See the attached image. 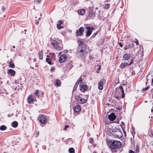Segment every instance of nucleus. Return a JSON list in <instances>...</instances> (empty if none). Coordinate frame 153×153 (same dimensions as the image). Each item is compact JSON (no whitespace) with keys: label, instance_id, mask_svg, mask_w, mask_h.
Listing matches in <instances>:
<instances>
[{"label":"nucleus","instance_id":"393cba45","mask_svg":"<svg viewBox=\"0 0 153 153\" xmlns=\"http://www.w3.org/2000/svg\"><path fill=\"white\" fill-rule=\"evenodd\" d=\"M68 151L70 153H75V150L72 147L68 149Z\"/></svg>","mask_w":153,"mask_h":153},{"label":"nucleus","instance_id":"f704fd0d","mask_svg":"<svg viewBox=\"0 0 153 153\" xmlns=\"http://www.w3.org/2000/svg\"><path fill=\"white\" fill-rule=\"evenodd\" d=\"M56 26L58 29H60L63 28L62 26H61V25H58V24L56 25Z\"/></svg>","mask_w":153,"mask_h":153},{"label":"nucleus","instance_id":"680f3d73","mask_svg":"<svg viewBox=\"0 0 153 153\" xmlns=\"http://www.w3.org/2000/svg\"><path fill=\"white\" fill-rule=\"evenodd\" d=\"M39 23V21L37 20L36 21V25H38Z\"/></svg>","mask_w":153,"mask_h":153},{"label":"nucleus","instance_id":"9d476101","mask_svg":"<svg viewBox=\"0 0 153 153\" xmlns=\"http://www.w3.org/2000/svg\"><path fill=\"white\" fill-rule=\"evenodd\" d=\"M105 82V79H103L98 83V88L100 90H102L103 88V85Z\"/></svg>","mask_w":153,"mask_h":153},{"label":"nucleus","instance_id":"4d7b16f0","mask_svg":"<svg viewBox=\"0 0 153 153\" xmlns=\"http://www.w3.org/2000/svg\"><path fill=\"white\" fill-rule=\"evenodd\" d=\"M89 58L90 59H94L93 57L91 56H89Z\"/></svg>","mask_w":153,"mask_h":153},{"label":"nucleus","instance_id":"c756f323","mask_svg":"<svg viewBox=\"0 0 153 153\" xmlns=\"http://www.w3.org/2000/svg\"><path fill=\"white\" fill-rule=\"evenodd\" d=\"M82 81V79L81 77H80L79 78L76 82V84H79V83L80 82H81Z\"/></svg>","mask_w":153,"mask_h":153},{"label":"nucleus","instance_id":"b1692460","mask_svg":"<svg viewBox=\"0 0 153 153\" xmlns=\"http://www.w3.org/2000/svg\"><path fill=\"white\" fill-rule=\"evenodd\" d=\"M7 128V127L4 125H2L0 127V130L1 131H4Z\"/></svg>","mask_w":153,"mask_h":153},{"label":"nucleus","instance_id":"4468645a","mask_svg":"<svg viewBox=\"0 0 153 153\" xmlns=\"http://www.w3.org/2000/svg\"><path fill=\"white\" fill-rule=\"evenodd\" d=\"M116 116L113 113H111V114L108 115V118L111 121H114L116 118Z\"/></svg>","mask_w":153,"mask_h":153},{"label":"nucleus","instance_id":"49530a36","mask_svg":"<svg viewBox=\"0 0 153 153\" xmlns=\"http://www.w3.org/2000/svg\"><path fill=\"white\" fill-rule=\"evenodd\" d=\"M122 125L124 126L125 125H120V126L121 127V128L123 129V132H124V134H126V131H125L124 130H123V126H122Z\"/></svg>","mask_w":153,"mask_h":153},{"label":"nucleus","instance_id":"69168bd1","mask_svg":"<svg viewBox=\"0 0 153 153\" xmlns=\"http://www.w3.org/2000/svg\"><path fill=\"white\" fill-rule=\"evenodd\" d=\"M41 19V18H39V19H38V20H40Z\"/></svg>","mask_w":153,"mask_h":153},{"label":"nucleus","instance_id":"c85d7f7f","mask_svg":"<svg viewBox=\"0 0 153 153\" xmlns=\"http://www.w3.org/2000/svg\"><path fill=\"white\" fill-rule=\"evenodd\" d=\"M110 4H107L104 6L103 7L105 9H108L109 8Z\"/></svg>","mask_w":153,"mask_h":153},{"label":"nucleus","instance_id":"412c9836","mask_svg":"<svg viewBox=\"0 0 153 153\" xmlns=\"http://www.w3.org/2000/svg\"><path fill=\"white\" fill-rule=\"evenodd\" d=\"M13 62L12 61V59H10V61L8 62L9 67L10 68H13L15 67V65L14 63H12Z\"/></svg>","mask_w":153,"mask_h":153},{"label":"nucleus","instance_id":"6e6552de","mask_svg":"<svg viewBox=\"0 0 153 153\" xmlns=\"http://www.w3.org/2000/svg\"><path fill=\"white\" fill-rule=\"evenodd\" d=\"M88 11L89 16L91 18H92L94 17L95 14L93 7H89Z\"/></svg>","mask_w":153,"mask_h":153},{"label":"nucleus","instance_id":"423d86ee","mask_svg":"<svg viewBox=\"0 0 153 153\" xmlns=\"http://www.w3.org/2000/svg\"><path fill=\"white\" fill-rule=\"evenodd\" d=\"M75 99L79 103L82 104L86 102V100L85 99L80 97L79 96H76L75 97Z\"/></svg>","mask_w":153,"mask_h":153},{"label":"nucleus","instance_id":"e2e57ef3","mask_svg":"<svg viewBox=\"0 0 153 153\" xmlns=\"http://www.w3.org/2000/svg\"><path fill=\"white\" fill-rule=\"evenodd\" d=\"M128 49V48L127 47V46H126V47H125L124 48V50H126V49Z\"/></svg>","mask_w":153,"mask_h":153},{"label":"nucleus","instance_id":"f3484780","mask_svg":"<svg viewBox=\"0 0 153 153\" xmlns=\"http://www.w3.org/2000/svg\"><path fill=\"white\" fill-rule=\"evenodd\" d=\"M27 102L29 103H31L33 101V98L32 95L30 96L27 98Z\"/></svg>","mask_w":153,"mask_h":153},{"label":"nucleus","instance_id":"cd10ccee","mask_svg":"<svg viewBox=\"0 0 153 153\" xmlns=\"http://www.w3.org/2000/svg\"><path fill=\"white\" fill-rule=\"evenodd\" d=\"M51 59L49 58H46V61L49 64L51 65L52 64L51 63Z\"/></svg>","mask_w":153,"mask_h":153},{"label":"nucleus","instance_id":"f8f14e48","mask_svg":"<svg viewBox=\"0 0 153 153\" xmlns=\"http://www.w3.org/2000/svg\"><path fill=\"white\" fill-rule=\"evenodd\" d=\"M132 62L133 59H132L131 60V62L128 64L126 62L122 63L120 65V68L122 69L126 66L127 65L130 66L132 64Z\"/></svg>","mask_w":153,"mask_h":153},{"label":"nucleus","instance_id":"13d9d810","mask_svg":"<svg viewBox=\"0 0 153 153\" xmlns=\"http://www.w3.org/2000/svg\"><path fill=\"white\" fill-rule=\"evenodd\" d=\"M39 131H36V134L37 135H36V137H37V136H38V135H39Z\"/></svg>","mask_w":153,"mask_h":153},{"label":"nucleus","instance_id":"9b49d317","mask_svg":"<svg viewBox=\"0 0 153 153\" xmlns=\"http://www.w3.org/2000/svg\"><path fill=\"white\" fill-rule=\"evenodd\" d=\"M80 90L82 92H85L87 89V85L83 84H81L80 85Z\"/></svg>","mask_w":153,"mask_h":153},{"label":"nucleus","instance_id":"dca6fc26","mask_svg":"<svg viewBox=\"0 0 153 153\" xmlns=\"http://www.w3.org/2000/svg\"><path fill=\"white\" fill-rule=\"evenodd\" d=\"M131 57V55L129 54H125L123 56V58L124 60H127L129 59Z\"/></svg>","mask_w":153,"mask_h":153},{"label":"nucleus","instance_id":"864d4df0","mask_svg":"<svg viewBox=\"0 0 153 153\" xmlns=\"http://www.w3.org/2000/svg\"><path fill=\"white\" fill-rule=\"evenodd\" d=\"M122 98H123L124 97H125V95H124V92H122Z\"/></svg>","mask_w":153,"mask_h":153},{"label":"nucleus","instance_id":"2f4dec72","mask_svg":"<svg viewBox=\"0 0 153 153\" xmlns=\"http://www.w3.org/2000/svg\"><path fill=\"white\" fill-rule=\"evenodd\" d=\"M78 85V84H76V83H75V84L74 85V86L73 88V91H76V90Z\"/></svg>","mask_w":153,"mask_h":153},{"label":"nucleus","instance_id":"39448f33","mask_svg":"<svg viewBox=\"0 0 153 153\" xmlns=\"http://www.w3.org/2000/svg\"><path fill=\"white\" fill-rule=\"evenodd\" d=\"M38 119L41 123L45 124L47 122V117L45 115L40 114L38 118Z\"/></svg>","mask_w":153,"mask_h":153},{"label":"nucleus","instance_id":"f257e3e1","mask_svg":"<svg viewBox=\"0 0 153 153\" xmlns=\"http://www.w3.org/2000/svg\"><path fill=\"white\" fill-rule=\"evenodd\" d=\"M105 130L109 136H113L116 138H120L123 136L122 131L118 126L108 125L105 126Z\"/></svg>","mask_w":153,"mask_h":153},{"label":"nucleus","instance_id":"7c9ffc66","mask_svg":"<svg viewBox=\"0 0 153 153\" xmlns=\"http://www.w3.org/2000/svg\"><path fill=\"white\" fill-rule=\"evenodd\" d=\"M34 94L37 97H38L39 96V90H36L35 92H34Z\"/></svg>","mask_w":153,"mask_h":153},{"label":"nucleus","instance_id":"79ce46f5","mask_svg":"<svg viewBox=\"0 0 153 153\" xmlns=\"http://www.w3.org/2000/svg\"><path fill=\"white\" fill-rule=\"evenodd\" d=\"M11 124H18V122L16 121H14Z\"/></svg>","mask_w":153,"mask_h":153},{"label":"nucleus","instance_id":"bf43d9fd","mask_svg":"<svg viewBox=\"0 0 153 153\" xmlns=\"http://www.w3.org/2000/svg\"><path fill=\"white\" fill-rule=\"evenodd\" d=\"M119 44L120 46L121 47H122L123 46V45L122 44V43L120 42L119 43Z\"/></svg>","mask_w":153,"mask_h":153},{"label":"nucleus","instance_id":"338daca9","mask_svg":"<svg viewBox=\"0 0 153 153\" xmlns=\"http://www.w3.org/2000/svg\"><path fill=\"white\" fill-rule=\"evenodd\" d=\"M40 16H41L42 15V13H40Z\"/></svg>","mask_w":153,"mask_h":153},{"label":"nucleus","instance_id":"a19ab883","mask_svg":"<svg viewBox=\"0 0 153 153\" xmlns=\"http://www.w3.org/2000/svg\"><path fill=\"white\" fill-rule=\"evenodd\" d=\"M58 22H59V23L57 24H58V25H61V24L63 22H62V21L61 20H59L58 21Z\"/></svg>","mask_w":153,"mask_h":153},{"label":"nucleus","instance_id":"603ef678","mask_svg":"<svg viewBox=\"0 0 153 153\" xmlns=\"http://www.w3.org/2000/svg\"><path fill=\"white\" fill-rule=\"evenodd\" d=\"M83 42L82 41H80V42H79V45H81L83 44Z\"/></svg>","mask_w":153,"mask_h":153},{"label":"nucleus","instance_id":"774afa93","mask_svg":"<svg viewBox=\"0 0 153 153\" xmlns=\"http://www.w3.org/2000/svg\"><path fill=\"white\" fill-rule=\"evenodd\" d=\"M13 48H15V46H13Z\"/></svg>","mask_w":153,"mask_h":153},{"label":"nucleus","instance_id":"aec40b11","mask_svg":"<svg viewBox=\"0 0 153 153\" xmlns=\"http://www.w3.org/2000/svg\"><path fill=\"white\" fill-rule=\"evenodd\" d=\"M72 62H70L66 65V67L68 68L67 70H70L72 67L73 65H72Z\"/></svg>","mask_w":153,"mask_h":153},{"label":"nucleus","instance_id":"a211bd4d","mask_svg":"<svg viewBox=\"0 0 153 153\" xmlns=\"http://www.w3.org/2000/svg\"><path fill=\"white\" fill-rule=\"evenodd\" d=\"M7 73L8 74H10L11 75L14 76L16 72L13 70L10 69L8 70L7 71Z\"/></svg>","mask_w":153,"mask_h":153},{"label":"nucleus","instance_id":"1a4fd4ad","mask_svg":"<svg viewBox=\"0 0 153 153\" xmlns=\"http://www.w3.org/2000/svg\"><path fill=\"white\" fill-rule=\"evenodd\" d=\"M84 31V28L83 27H80L79 29L76 32V34L77 36H81L83 35V33Z\"/></svg>","mask_w":153,"mask_h":153},{"label":"nucleus","instance_id":"ddd939ff","mask_svg":"<svg viewBox=\"0 0 153 153\" xmlns=\"http://www.w3.org/2000/svg\"><path fill=\"white\" fill-rule=\"evenodd\" d=\"M67 56L65 54H63L60 56L59 60L60 63H63L65 61L66 59Z\"/></svg>","mask_w":153,"mask_h":153},{"label":"nucleus","instance_id":"20e7f679","mask_svg":"<svg viewBox=\"0 0 153 153\" xmlns=\"http://www.w3.org/2000/svg\"><path fill=\"white\" fill-rule=\"evenodd\" d=\"M51 45L53 46V48L58 51L60 50L62 48V43L58 44L55 40H53L51 42Z\"/></svg>","mask_w":153,"mask_h":153},{"label":"nucleus","instance_id":"bb28decb","mask_svg":"<svg viewBox=\"0 0 153 153\" xmlns=\"http://www.w3.org/2000/svg\"><path fill=\"white\" fill-rule=\"evenodd\" d=\"M39 58L40 59H42L43 58V52L41 51L39 53Z\"/></svg>","mask_w":153,"mask_h":153},{"label":"nucleus","instance_id":"0eeeda50","mask_svg":"<svg viewBox=\"0 0 153 153\" xmlns=\"http://www.w3.org/2000/svg\"><path fill=\"white\" fill-rule=\"evenodd\" d=\"M86 29L87 30L86 33V37H89L91 34L92 31L94 30L93 27L90 26H87L86 27Z\"/></svg>","mask_w":153,"mask_h":153},{"label":"nucleus","instance_id":"f03ea898","mask_svg":"<svg viewBox=\"0 0 153 153\" xmlns=\"http://www.w3.org/2000/svg\"><path fill=\"white\" fill-rule=\"evenodd\" d=\"M107 144L109 147L113 150L120 148L122 145L120 141L115 140H109Z\"/></svg>","mask_w":153,"mask_h":153},{"label":"nucleus","instance_id":"4be33fe9","mask_svg":"<svg viewBox=\"0 0 153 153\" xmlns=\"http://www.w3.org/2000/svg\"><path fill=\"white\" fill-rule=\"evenodd\" d=\"M78 13L79 14L83 15L85 14V10L82 9L80 10H78Z\"/></svg>","mask_w":153,"mask_h":153},{"label":"nucleus","instance_id":"052dcab7","mask_svg":"<svg viewBox=\"0 0 153 153\" xmlns=\"http://www.w3.org/2000/svg\"><path fill=\"white\" fill-rule=\"evenodd\" d=\"M153 134L152 133V131H151V134L149 135L150 137H152V134Z\"/></svg>","mask_w":153,"mask_h":153},{"label":"nucleus","instance_id":"7ed1b4c3","mask_svg":"<svg viewBox=\"0 0 153 153\" xmlns=\"http://www.w3.org/2000/svg\"><path fill=\"white\" fill-rule=\"evenodd\" d=\"M88 54V52L86 51L84 48H82L76 53V55L79 58L83 57L85 58V56Z\"/></svg>","mask_w":153,"mask_h":153},{"label":"nucleus","instance_id":"6e6d98bb","mask_svg":"<svg viewBox=\"0 0 153 153\" xmlns=\"http://www.w3.org/2000/svg\"><path fill=\"white\" fill-rule=\"evenodd\" d=\"M97 33H95L94 34H93L91 36L92 37H94L97 34Z\"/></svg>","mask_w":153,"mask_h":153},{"label":"nucleus","instance_id":"e433bc0d","mask_svg":"<svg viewBox=\"0 0 153 153\" xmlns=\"http://www.w3.org/2000/svg\"><path fill=\"white\" fill-rule=\"evenodd\" d=\"M149 86H147L146 88H143V89H142V90L143 91H146V90H147L148 89H149Z\"/></svg>","mask_w":153,"mask_h":153},{"label":"nucleus","instance_id":"c03bdc74","mask_svg":"<svg viewBox=\"0 0 153 153\" xmlns=\"http://www.w3.org/2000/svg\"><path fill=\"white\" fill-rule=\"evenodd\" d=\"M135 43L136 44V45H139V42H138V41L136 39H135Z\"/></svg>","mask_w":153,"mask_h":153},{"label":"nucleus","instance_id":"de8ad7c7","mask_svg":"<svg viewBox=\"0 0 153 153\" xmlns=\"http://www.w3.org/2000/svg\"><path fill=\"white\" fill-rule=\"evenodd\" d=\"M151 93L152 95V98L153 99V88L151 90Z\"/></svg>","mask_w":153,"mask_h":153},{"label":"nucleus","instance_id":"72a5a7b5","mask_svg":"<svg viewBox=\"0 0 153 153\" xmlns=\"http://www.w3.org/2000/svg\"><path fill=\"white\" fill-rule=\"evenodd\" d=\"M89 142L91 143H93L94 142V139L92 138H90Z\"/></svg>","mask_w":153,"mask_h":153},{"label":"nucleus","instance_id":"4c0bfd02","mask_svg":"<svg viewBox=\"0 0 153 153\" xmlns=\"http://www.w3.org/2000/svg\"><path fill=\"white\" fill-rule=\"evenodd\" d=\"M69 126L68 125H66L65 126L64 128H63V130L64 131H65L67 130V128H69Z\"/></svg>","mask_w":153,"mask_h":153},{"label":"nucleus","instance_id":"2eb2a0df","mask_svg":"<svg viewBox=\"0 0 153 153\" xmlns=\"http://www.w3.org/2000/svg\"><path fill=\"white\" fill-rule=\"evenodd\" d=\"M53 83L55 86L59 87L61 85V82L59 79H57L54 81Z\"/></svg>","mask_w":153,"mask_h":153},{"label":"nucleus","instance_id":"5701e85b","mask_svg":"<svg viewBox=\"0 0 153 153\" xmlns=\"http://www.w3.org/2000/svg\"><path fill=\"white\" fill-rule=\"evenodd\" d=\"M131 126L132 130L131 131V133L132 135V136H134V135L135 134V132L134 131V128L132 126V125H131ZM133 137H134V136H133Z\"/></svg>","mask_w":153,"mask_h":153},{"label":"nucleus","instance_id":"6ab92c4d","mask_svg":"<svg viewBox=\"0 0 153 153\" xmlns=\"http://www.w3.org/2000/svg\"><path fill=\"white\" fill-rule=\"evenodd\" d=\"M74 109L76 112H78L80 111L81 107L79 105H77L74 108Z\"/></svg>","mask_w":153,"mask_h":153},{"label":"nucleus","instance_id":"a18cd8bd","mask_svg":"<svg viewBox=\"0 0 153 153\" xmlns=\"http://www.w3.org/2000/svg\"><path fill=\"white\" fill-rule=\"evenodd\" d=\"M131 71H132L131 74L133 75H135V71H134V70H133L132 69Z\"/></svg>","mask_w":153,"mask_h":153},{"label":"nucleus","instance_id":"58836bf2","mask_svg":"<svg viewBox=\"0 0 153 153\" xmlns=\"http://www.w3.org/2000/svg\"><path fill=\"white\" fill-rule=\"evenodd\" d=\"M42 0H36L35 1H34V2H36L37 4H39L41 1Z\"/></svg>","mask_w":153,"mask_h":153},{"label":"nucleus","instance_id":"a878e982","mask_svg":"<svg viewBox=\"0 0 153 153\" xmlns=\"http://www.w3.org/2000/svg\"><path fill=\"white\" fill-rule=\"evenodd\" d=\"M133 46V44L132 43L131 44L126 43V46L128 48H132Z\"/></svg>","mask_w":153,"mask_h":153},{"label":"nucleus","instance_id":"0e129e2a","mask_svg":"<svg viewBox=\"0 0 153 153\" xmlns=\"http://www.w3.org/2000/svg\"><path fill=\"white\" fill-rule=\"evenodd\" d=\"M8 117H10L11 116V114H9L7 115Z\"/></svg>","mask_w":153,"mask_h":153},{"label":"nucleus","instance_id":"8fccbe9b","mask_svg":"<svg viewBox=\"0 0 153 153\" xmlns=\"http://www.w3.org/2000/svg\"><path fill=\"white\" fill-rule=\"evenodd\" d=\"M55 68L54 67H52L51 69V71H53L54 70Z\"/></svg>","mask_w":153,"mask_h":153},{"label":"nucleus","instance_id":"473e14b6","mask_svg":"<svg viewBox=\"0 0 153 153\" xmlns=\"http://www.w3.org/2000/svg\"><path fill=\"white\" fill-rule=\"evenodd\" d=\"M135 151L136 153H138L139 152V149L138 146L137 145H136V149H135Z\"/></svg>","mask_w":153,"mask_h":153},{"label":"nucleus","instance_id":"3c124183","mask_svg":"<svg viewBox=\"0 0 153 153\" xmlns=\"http://www.w3.org/2000/svg\"><path fill=\"white\" fill-rule=\"evenodd\" d=\"M129 153H134V151H132L131 150H129Z\"/></svg>","mask_w":153,"mask_h":153},{"label":"nucleus","instance_id":"c9c22d12","mask_svg":"<svg viewBox=\"0 0 153 153\" xmlns=\"http://www.w3.org/2000/svg\"><path fill=\"white\" fill-rule=\"evenodd\" d=\"M119 88L120 89V91L121 92H124V90L123 88V87L122 86H121L119 87Z\"/></svg>","mask_w":153,"mask_h":153},{"label":"nucleus","instance_id":"09e8293b","mask_svg":"<svg viewBox=\"0 0 153 153\" xmlns=\"http://www.w3.org/2000/svg\"><path fill=\"white\" fill-rule=\"evenodd\" d=\"M114 122L116 123H119V120L118 119L116 120Z\"/></svg>","mask_w":153,"mask_h":153},{"label":"nucleus","instance_id":"ea45409f","mask_svg":"<svg viewBox=\"0 0 153 153\" xmlns=\"http://www.w3.org/2000/svg\"><path fill=\"white\" fill-rule=\"evenodd\" d=\"M114 96L115 98L117 99V100H118V98L119 97V96L116 94H115Z\"/></svg>","mask_w":153,"mask_h":153},{"label":"nucleus","instance_id":"5fc2aeb1","mask_svg":"<svg viewBox=\"0 0 153 153\" xmlns=\"http://www.w3.org/2000/svg\"><path fill=\"white\" fill-rule=\"evenodd\" d=\"M12 126L14 128H16L17 127L18 125H12Z\"/></svg>","mask_w":153,"mask_h":153},{"label":"nucleus","instance_id":"37998d69","mask_svg":"<svg viewBox=\"0 0 153 153\" xmlns=\"http://www.w3.org/2000/svg\"><path fill=\"white\" fill-rule=\"evenodd\" d=\"M2 9L3 10V11L4 12L6 10V8L4 6H3L2 7Z\"/></svg>","mask_w":153,"mask_h":153}]
</instances>
